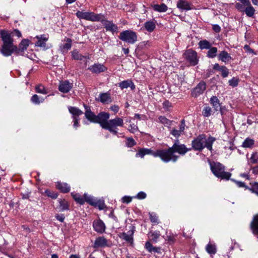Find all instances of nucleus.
<instances>
[{"label":"nucleus","instance_id":"nucleus-1","mask_svg":"<svg viewBox=\"0 0 258 258\" xmlns=\"http://www.w3.org/2000/svg\"><path fill=\"white\" fill-rule=\"evenodd\" d=\"M191 150V148H187L184 144H181L177 139L171 147L163 149L164 162L168 163L170 161L176 162L179 157L175 155V153H178L183 156Z\"/></svg>","mask_w":258,"mask_h":258},{"label":"nucleus","instance_id":"nucleus-2","mask_svg":"<svg viewBox=\"0 0 258 258\" xmlns=\"http://www.w3.org/2000/svg\"><path fill=\"white\" fill-rule=\"evenodd\" d=\"M0 35L3 42L0 52L4 56H9L17 50V46L14 44L13 39L8 31L1 30Z\"/></svg>","mask_w":258,"mask_h":258},{"label":"nucleus","instance_id":"nucleus-3","mask_svg":"<svg viewBox=\"0 0 258 258\" xmlns=\"http://www.w3.org/2000/svg\"><path fill=\"white\" fill-rule=\"evenodd\" d=\"M216 139L210 136L208 138L205 134H200L194 138L191 142V149L197 151H202L206 148L210 151L212 150V146Z\"/></svg>","mask_w":258,"mask_h":258},{"label":"nucleus","instance_id":"nucleus-4","mask_svg":"<svg viewBox=\"0 0 258 258\" xmlns=\"http://www.w3.org/2000/svg\"><path fill=\"white\" fill-rule=\"evenodd\" d=\"M210 166L212 172L216 177L223 180L230 179L232 174L229 172H226L225 166L220 162H210Z\"/></svg>","mask_w":258,"mask_h":258},{"label":"nucleus","instance_id":"nucleus-5","mask_svg":"<svg viewBox=\"0 0 258 258\" xmlns=\"http://www.w3.org/2000/svg\"><path fill=\"white\" fill-rule=\"evenodd\" d=\"M123 120L120 117H116L114 119H110L106 125L103 126V129L108 130L112 134L115 136L118 135V127H122Z\"/></svg>","mask_w":258,"mask_h":258},{"label":"nucleus","instance_id":"nucleus-6","mask_svg":"<svg viewBox=\"0 0 258 258\" xmlns=\"http://www.w3.org/2000/svg\"><path fill=\"white\" fill-rule=\"evenodd\" d=\"M146 155H152L154 157H159L164 162L163 149H158L154 151L151 149L141 148L136 153V157L143 158Z\"/></svg>","mask_w":258,"mask_h":258},{"label":"nucleus","instance_id":"nucleus-7","mask_svg":"<svg viewBox=\"0 0 258 258\" xmlns=\"http://www.w3.org/2000/svg\"><path fill=\"white\" fill-rule=\"evenodd\" d=\"M77 17L80 19H84L92 22H99L101 20L102 14H96L92 12L78 11L76 14Z\"/></svg>","mask_w":258,"mask_h":258},{"label":"nucleus","instance_id":"nucleus-8","mask_svg":"<svg viewBox=\"0 0 258 258\" xmlns=\"http://www.w3.org/2000/svg\"><path fill=\"white\" fill-rule=\"evenodd\" d=\"M118 37L121 40L130 44H134L138 41L137 33L131 30L123 31Z\"/></svg>","mask_w":258,"mask_h":258},{"label":"nucleus","instance_id":"nucleus-9","mask_svg":"<svg viewBox=\"0 0 258 258\" xmlns=\"http://www.w3.org/2000/svg\"><path fill=\"white\" fill-rule=\"evenodd\" d=\"M186 60L189 62L191 66H195L198 63L197 53L191 49H188L184 53Z\"/></svg>","mask_w":258,"mask_h":258},{"label":"nucleus","instance_id":"nucleus-10","mask_svg":"<svg viewBox=\"0 0 258 258\" xmlns=\"http://www.w3.org/2000/svg\"><path fill=\"white\" fill-rule=\"evenodd\" d=\"M103 25L106 31H111L112 33L116 32L118 30L117 26L112 22L107 20L105 19L104 16L102 14L101 20H99Z\"/></svg>","mask_w":258,"mask_h":258},{"label":"nucleus","instance_id":"nucleus-11","mask_svg":"<svg viewBox=\"0 0 258 258\" xmlns=\"http://www.w3.org/2000/svg\"><path fill=\"white\" fill-rule=\"evenodd\" d=\"M110 115L108 113L105 112H100L96 116V119L95 123H98L100 124L102 128L103 126L106 125L107 122H108V119L109 118Z\"/></svg>","mask_w":258,"mask_h":258},{"label":"nucleus","instance_id":"nucleus-12","mask_svg":"<svg viewBox=\"0 0 258 258\" xmlns=\"http://www.w3.org/2000/svg\"><path fill=\"white\" fill-rule=\"evenodd\" d=\"M135 230V227L131 226L130 229L127 233L122 232L119 235V236L121 239L131 244H133L134 241L133 235Z\"/></svg>","mask_w":258,"mask_h":258},{"label":"nucleus","instance_id":"nucleus-13","mask_svg":"<svg viewBox=\"0 0 258 258\" xmlns=\"http://www.w3.org/2000/svg\"><path fill=\"white\" fill-rule=\"evenodd\" d=\"M73 87V84L70 82L68 80L60 81L58 86V90L63 93H68Z\"/></svg>","mask_w":258,"mask_h":258},{"label":"nucleus","instance_id":"nucleus-14","mask_svg":"<svg viewBox=\"0 0 258 258\" xmlns=\"http://www.w3.org/2000/svg\"><path fill=\"white\" fill-rule=\"evenodd\" d=\"M185 127V122L184 119H182L180 121L179 125V129L177 130L175 128H172L170 131V134L172 135L175 138L178 139L181 135L184 132Z\"/></svg>","mask_w":258,"mask_h":258},{"label":"nucleus","instance_id":"nucleus-15","mask_svg":"<svg viewBox=\"0 0 258 258\" xmlns=\"http://www.w3.org/2000/svg\"><path fill=\"white\" fill-rule=\"evenodd\" d=\"M85 109V116L86 118L90 122L95 123L96 119V115L91 111V107L85 104H83Z\"/></svg>","mask_w":258,"mask_h":258},{"label":"nucleus","instance_id":"nucleus-16","mask_svg":"<svg viewBox=\"0 0 258 258\" xmlns=\"http://www.w3.org/2000/svg\"><path fill=\"white\" fill-rule=\"evenodd\" d=\"M192 5L186 0H179L176 4V7L181 11H189L192 9Z\"/></svg>","mask_w":258,"mask_h":258},{"label":"nucleus","instance_id":"nucleus-17","mask_svg":"<svg viewBox=\"0 0 258 258\" xmlns=\"http://www.w3.org/2000/svg\"><path fill=\"white\" fill-rule=\"evenodd\" d=\"M88 70H89L92 73L99 74L100 73L105 72L107 70V68L102 64L95 63L89 67Z\"/></svg>","mask_w":258,"mask_h":258},{"label":"nucleus","instance_id":"nucleus-18","mask_svg":"<svg viewBox=\"0 0 258 258\" xmlns=\"http://www.w3.org/2000/svg\"><path fill=\"white\" fill-rule=\"evenodd\" d=\"M37 41L35 42V45L40 47H45L46 43L48 41L49 37L48 35L43 34L36 36Z\"/></svg>","mask_w":258,"mask_h":258},{"label":"nucleus","instance_id":"nucleus-19","mask_svg":"<svg viewBox=\"0 0 258 258\" xmlns=\"http://www.w3.org/2000/svg\"><path fill=\"white\" fill-rule=\"evenodd\" d=\"M206 89V83L203 82H200L197 86L194 88L192 94L195 96H197L202 94Z\"/></svg>","mask_w":258,"mask_h":258},{"label":"nucleus","instance_id":"nucleus-20","mask_svg":"<svg viewBox=\"0 0 258 258\" xmlns=\"http://www.w3.org/2000/svg\"><path fill=\"white\" fill-rule=\"evenodd\" d=\"M94 230L98 233H102L105 230V225L101 220H95L93 223Z\"/></svg>","mask_w":258,"mask_h":258},{"label":"nucleus","instance_id":"nucleus-21","mask_svg":"<svg viewBox=\"0 0 258 258\" xmlns=\"http://www.w3.org/2000/svg\"><path fill=\"white\" fill-rule=\"evenodd\" d=\"M108 246L107 240L103 236L97 237L94 244V248L103 247Z\"/></svg>","mask_w":258,"mask_h":258},{"label":"nucleus","instance_id":"nucleus-22","mask_svg":"<svg viewBox=\"0 0 258 258\" xmlns=\"http://www.w3.org/2000/svg\"><path fill=\"white\" fill-rule=\"evenodd\" d=\"M118 87H120L121 90L130 87L132 90H134L136 88L134 83L131 80H124L119 83Z\"/></svg>","mask_w":258,"mask_h":258},{"label":"nucleus","instance_id":"nucleus-23","mask_svg":"<svg viewBox=\"0 0 258 258\" xmlns=\"http://www.w3.org/2000/svg\"><path fill=\"white\" fill-rule=\"evenodd\" d=\"M29 46V41L26 39L23 40L17 47V50H15L14 53L20 54L26 50Z\"/></svg>","mask_w":258,"mask_h":258},{"label":"nucleus","instance_id":"nucleus-24","mask_svg":"<svg viewBox=\"0 0 258 258\" xmlns=\"http://www.w3.org/2000/svg\"><path fill=\"white\" fill-rule=\"evenodd\" d=\"M250 227L253 234L258 235V214L253 216Z\"/></svg>","mask_w":258,"mask_h":258},{"label":"nucleus","instance_id":"nucleus-25","mask_svg":"<svg viewBox=\"0 0 258 258\" xmlns=\"http://www.w3.org/2000/svg\"><path fill=\"white\" fill-rule=\"evenodd\" d=\"M218 58L219 60L225 63H226L232 59L230 54L225 50L220 51L218 55Z\"/></svg>","mask_w":258,"mask_h":258},{"label":"nucleus","instance_id":"nucleus-26","mask_svg":"<svg viewBox=\"0 0 258 258\" xmlns=\"http://www.w3.org/2000/svg\"><path fill=\"white\" fill-rule=\"evenodd\" d=\"M210 103L213 106L214 110L217 111L221 106L219 99L216 96H213L210 99Z\"/></svg>","mask_w":258,"mask_h":258},{"label":"nucleus","instance_id":"nucleus-27","mask_svg":"<svg viewBox=\"0 0 258 258\" xmlns=\"http://www.w3.org/2000/svg\"><path fill=\"white\" fill-rule=\"evenodd\" d=\"M145 29L149 33L153 32L156 28V21L150 20L147 21L144 24Z\"/></svg>","mask_w":258,"mask_h":258},{"label":"nucleus","instance_id":"nucleus-28","mask_svg":"<svg viewBox=\"0 0 258 258\" xmlns=\"http://www.w3.org/2000/svg\"><path fill=\"white\" fill-rule=\"evenodd\" d=\"M99 100L102 103H108L111 102L110 94L107 93H101L99 95Z\"/></svg>","mask_w":258,"mask_h":258},{"label":"nucleus","instance_id":"nucleus-29","mask_svg":"<svg viewBox=\"0 0 258 258\" xmlns=\"http://www.w3.org/2000/svg\"><path fill=\"white\" fill-rule=\"evenodd\" d=\"M56 187L63 193L69 192L70 190V186L66 183L57 182Z\"/></svg>","mask_w":258,"mask_h":258},{"label":"nucleus","instance_id":"nucleus-30","mask_svg":"<svg viewBox=\"0 0 258 258\" xmlns=\"http://www.w3.org/2000/svg\"><path fill=\"white\" fill-rule=\"evenodd\" d=\"M69 111L73 115V118L75 116L79 117V115H81L83 113L82 110L76 107H69Z\"/></svg>","mask_w":258,"mask_h":258},{"label":"nucleus","instance_id":"nucleus-31","mask_svg":"<svg viewBox=\"0 0 258 258\" xmlns=\"http://www.w3.org/2000/svg\"><path fill=\"white\" fill-rule=\"evenodd\" d=\"M244 12H245L247 16L249 17H253L255 13V10L250 3V5H246V8Z\"/></svg>","mask_w":258,"mask_h":258},{"label":"nucleus","instance_id":"nucleus-32","mask_svg":"<svg viewBox=\"0 0 258 258\" xmlns=\"http://www.w3.org/2000/svg\"><path fill=\"white\" fill-rule=\"evenodd\" d=\"M73 199L74 200L77 202L78 203L83 205L85 203L84 197L83 196H81L79 194L73 193L71 194Z\"/></svg>","mask_w":258,"mask_h":258},{"label":"nucleus","instance_id":"nucleus-33","mask_svg":"<svg viewBox=\"0 0 258 258\" xmlns=\"http://www.w3.org/2000/svg\"><path fill=\"white\" fill-rule=\"evenodd\" d=\"M152 7L155 11L159 12H165L167 10V6L164 4L154 5Z\"/></svg>","mask_w":258,"mask_h":258},{"label":"nucleus","instance_id":"nucleus-34","mask_svg":"<svg viewBox=\"0 0 258 258\" xmlns=\"http://www.w3.org/2000/svg\"><path fill=\"white\" fill-rule=\"evenodd\" d=\"M72 57L74 59L78 60H82L84 59H86V57L83 55L77 50H74L72 51Z\"/></svg>","mask_w":258,"mask_h":258},{"label":"nucleus","instance_id":"nucleus-35","mask_svg":"<svg viewBox=\"0 0 258 258\" xmlns=\"http://www.w3.org/2000/svg\"><path fill=\"white\" fill-rule=\"evenodd\" d=\"M254 144V141L250 138H246L243 142L242 146L244 148H251Z\"/></svg>","mask_w":258,"mask_h":258},{"label":"nucleus","instance_id":"nucleus-36","mask_svg":"<svg viewBox=\"0 0 258 258\" xmlns=\"http://www.w3.org/2000/svg\"><path fill=\"white\" fill-rule=\"evenodd\" d=\"M218 49L217 47H211L207 52V56L209 58H214L217 56Z\"/></svg>","mask_w":258,"mask_h":258},{"label":"nucleus","instance_id":"nucleus-37","mask_svg":"<svg viewBox=\"0 0 258 258\" xmlns=\"http://www.w3.org/2000/svg\"><path fill=\"white\" fill-rule=\"evenodd\" d=\"M59 203L60 211H64L69 209V204L65 200H60Z\"/></svg>","mask_w":258,"mask_h":258},{"label":"nucleus","instance_id":"nucleus-38","mask_svg":"<svg viewBox=\"0 0 258 258\" xmlns=\"http://www.w3.org/2000/svg\"><path fill=\"white\" fill-rule=\"evenodd\" d=\"M199 47L202 49H209L211 47V43L206 40L200 41L199 42Z\"/></svg>","mask_w":258,"mask_h":258},{"label":"nucleus","instance_id":"nucleus-39","mask_svg":"<svg viewBox=\"0 0 258 258\" xmlns=\"http://www.w3.org/2000/svg\"><path fill=\"white\" fill-rule=\"evenodd\" d=\"M44 99L39 97L37 94L33 95L31 98V101L35 104H39L44 101Z\"/></svg>","mask_w":258,"mask_h":258},{"label":"nucleus","instance_id":"nucleus-40","mask_svg":"<svg viewBox=\"0 0 258 258\" xmlns=\"http://www.w3.org/2000/svg\"><path fill=\"white\" fill-rule=\"evenodd\" d=\"M35 89L36 92L38 93H40V94H46L48 93V91L46 89L45 87L41 84L37 85L35 87Z\"/></svg>","mask_w":258,"mask_h":258},{"label":"nucleus","instance_id":"nucleus-41","mask_svg":"<svg viewBox=\"0 0 258 258\" xmlns=\"http://www.w3.org/2000/svg\"><path fill=\"white\" fill-rule=\"evenodd\" d=\"M206 249L207 252L209 254H214L216 253V248L215 245L211 243H209L207 245Z\"/></svg>","mask_w":258,"mask_h":258},{"label":"nucleus","instance_id":"nucleus-42","mask_svg":"<svg viewBox=\"0 0 258 258\" xmlns=\"http://www.w3.org/2000/svg\"><path fill=\"white\" fill-rule=\"evenodd\" d=\"M159 121L166 126L170 125L171 121L164 116L158 117Z\"/></svg>","mask_w":258,"mask_h":258},{"label":"nucleus","instance_id":"nucleus-43","mask_svg":"<svg viewBox=\"0 0 258 258\" xmlns=\"http://www.w3.org/2000/svg\"><path fill=\"white\" fill-rule=\"evenodd\" d=\"M92 206L98 207L99 210H103L106 207L103 201L100 200L97 201L96 200L95 201Z\"/></svg>","mask_w":258,"mask_h":258},{"label":"nucleus","instance_id":"nucleus-44","mask_svg":"<svg viewBox=\"0 0 258 258\" xmlns=\"http://www.w3.org/2000/svg\"><path fill=\"white\" fill-rule=\"evenodd\" d=\"M212 112V108L209 106L204 107L202 111V114L204 116L208 117L211 115Z\"/></svg>","mask_w":258,"mask_h":258},{"label":"nucleus","instance_id":"nucleus-45","mask_svg":"<svg viewBox=\"0 0 258 258\" xmlns=\"http://www.w3.org/2000/svg\"><path fill=\"white\" fill-rule=\"evenodd\" d=\"M84 197L85 202H87V203L91 205H93L95 201L96 200L92 197H91V196L88 195L86 194H85L84 195Z\"/></svg>","mask_w":258,"mask_h":258},{"label":"nucleus","instance_id":"nucleus-46","mask_svg":"<svg viewBox=\"0 0 258 258\" xmlns=\"http://www.w3.org/2000/svg\"><path fill=\"white\" fill-rule=\"evenodd\" d=\"M160 236V233L159 231H154L153 232H150V236L152 238V240L153 242H156L157 239Z\"/></svg>","mask_w":258,"mask_h":258},{"label":"nucleus","instance_id":"nucleus-47","mask_svg":"<svg viewBox=\"0 0 258 258\" xmlns=\"http://www.w3.org/2000/svg\"><path fill=\"white\" fill-rule=\"evenodd\" d=\"M67 43L64 44L62 46V49L66 51L70 50L72 47V40L70 38L67 39Z\"/></svg>","mask_w":258,"mask_h":258},{"label":"nucleus","instance_id":"nucleus-48","mask_svg":"<svg viewBox=\"0 0 258 258\" xmlns=\"http://www.w3.org/2000/svg\"><path fill=\"white\" fill-rule=\"evenodd\" d=\"M250 184L252 187L251 188H248L249 190L258 196V182H254L252 183H250Z\"/></svg>","mask_w":258,"mask_h":258},{"label":"nucleus","instance_id":"nucleus-49","mask_svg":"<svg viewBox=\"0 0 258 258\" xmlns=\"http://www.w3.org/2000/svg\"><path fill=\"white\" fill-rule=\"evenodd\" d=\"M45 194L49 197L53 199H55L57 198V193L52 191V190H49V189H46L45 190Z\"/></svg>","mask_w":258,"mask_h":258},{"label":"nucleus","instance_id":"nucleus-50","mask_svg":"<svg viewBox=\"0 0 258 258\" xmlns=\"http://www.w3.org/2000/svg\"><path fill=\"white\" fill-rule=\"evenodd\" d=\"M258 162V153L257 152L253 153L250 158V163L251 164H255Z\"/></svg>","mask_w":258,"mask_h":258},{"label":"nucleus","instance_id":"nucleus-51","mask_svg":"<svg viewBox=\"0 0 258 258\" xmlns=\"http://www.w3.org/2000/svg\"><path fill=\"white\" fill-rule=\"evenodd\" d=\"M128 147H132L136 145V142L132 138H127L125 143Z\"/></svg>","mask_w":258,"mask_h":258},{"label":"nucleus","instance_id":"nucleus-52","mask_svg":"<svg viewBox=\"0 0 258 258\" xmlns=\"http://www.w3.org/2000/svg\"><path fill=\"white\" fill-rule=\"evenodd\" d=\"M235 8L238 11L240 12H244L246 8V5L242 3H237L235 4Z\"/></svg>","mask_w":258,"mask_h":258},{"label":"nucleus","instance_id":"nucleus-53","mask_svg":"<svg viewBox=\"0 0 258 258\" xmlns=\"http://www.w3.org/2000/svg\"><path fill=\"white\" fill-rule=\"evenodd\" d=\"M239 80L238 79L236 78H233L232 79L230 80L228 82L229 85L233 87H236L238 84Z\"/></svg>","mask_w":258,"mask_h":258},{"label":"nucleus","instance_id":"nucleus-54","mask_svg":"<svg viewBox=\"0 0 258 258\" xmlns=\"http://www.w3.org/2000/svg\"><path fill=\"white\" fill-rule=\"evenodd\" d=\"M150 219L152 223H158V217L155 214H150Z\"/></svg>","mask_w":258,"mask_h":258},{"label":"nucleus","instance_id":"nucleus-55","mask_svg":"<svg viewBox=\"0 0 258 258\" xmlns=\"http://www.w3.org/2000/svg\"><path fill=\"white\" fill-rule=\"evenodd\" d=\"M220 72H221V76L223 78H226L228 76L229 71L225 66H223V68L220 71Z\"/></svg>","mask_w":258,"mask_h":258},{"label":"nucleus","instance_id":"nucleus-56","mask_svg":"<svg viewBox=\"0 0 258 258\" xmlns=\"http://www.w3.org/2000/svg\"><path fill=\"white\" fill-rule=\"evenodd\" d=\"M230 179L233 181L234 182H235L237 185L239 187H245V188H248L247 186L245 185L244 182H242V181H237L234 179Z\"/></svg>","mask_w":258,"mask_h":258},{"label":"nucleus","instance_id":"nucleus-57","mask_svg":"<svg viewBox=\"0 0 258 258\" xmlns=\"http://www.w3.org/2000/svg\"><path fill=\"white\" fill-rule=\"evenodd\" d=\"M154 247L149 241H147L145 243V248L150 252H152Z\"/></svg>","mask_w":258,"mask_h":258},{"label":"nucleus","instance_id":"nucleus-58","mask_svg":"<svg viewBox=\"0 0 258 258\" xmlns=\"http://www.w3.org/2000/svg\"><path fill=\"white\" fill-rule=\"evenodd\" d=\"M146 194L143 191H140L139 192L137 195L135 197V198L139 199V200H143L146 198Z\"/></svg>","mask_w":258,"mask_h":258},{"label":"nucleus","instance_id":"nucleus-59","mask_svg":"<svg viewBox=\"0 0 258 258\" xmlns=\"http://www.w3.org/2000/svg\"><path fill=\"white\" fill-rule=\"evenodd\" d=\"M132 198L129 196H124L122 197L121 201L123 203L128 204L131 202Z\"/></svg>","mask_w":258,"mask_h":258},{"label":"nucleus","instance_id":"nucleus-60","mask_svg":"<svg viewBox=\"0 0 258 258\" xmlns=\"http://www.w3.org/2000/svg\"><path fill=\"white\" fill-rule=\"evenodd\" d=\"M138 130V126L134 124H130L128 127V130L132 133H134L135 132L137 131Z\"/></svg>","mask_w":258,"mask_h":258},{"label":"nucleus","instance_id":"nucleus-61","mask_svg":"<svg viewBox=\"0 0 258 258\" xmlns=\"http://www.w3.org/2000/svg\"><path fill=\"white\" fill-rule=\"evenodd\" d=\"M74 127L77 128L79 126V118L78 117H73Z\"/></svg>","mask_w":258,"mask_h":258},{"label":"nucleus","instance_id":"nucleus-62","mask_svg":"<svg viewBox=\"0 0 258 258\" xmlns=\"http://www.w3.org/2000/svg\"><path fill=\"white\" fill-rule=\"evenodd\" d=\"M55 217L59 221L61 222H63L64 221L65 217L63 214H57L55 215Z\"/></svg>","mask_w":258,"mask_h":258},{"label":"nucleus","instance_id":"nucleus-63","mask_svg":"<svg viewBox=\"0 0 258 258\" xmlns=\"http://www.w3.org/2000/svg\"><path fill=\"white\" fill-rule=\"evenodd\" d=\"M171 103L168 100H165L163 103V107L164 109H168L171 107Z\"/></svg>","mask_w":258,"mask_h":258},{"label":"nucleus","instance_id":"nucleus-64","mask_svg":"<svg viewBox=\"0 0 258 258\" xmlns=\"http://www.w3.org/2000/svg\"><path fill=\"white\" fill-rule=\"evenodd\" d=\"M213 30L216 33H219L221 31V27L217 24H214L212 27Z\"/></svg>","mask_w":258,"mask_h":258}]
</instances>
